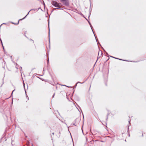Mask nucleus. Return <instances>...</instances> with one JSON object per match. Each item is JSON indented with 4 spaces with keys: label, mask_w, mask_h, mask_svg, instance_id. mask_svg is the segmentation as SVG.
Masks as SVG:
<instances>
[{
    "label": "nucleus",
    "mask_w": 146,
    "mask_h": 146,
    "mask_svg": "<svg viewBox=\"0 0 146 146\" xmlns=\"http://www.w3.org/2000/svg\"><path fill=\"white\" fill-rule=\"evenodd\" d=\"M129 136H130V134L129 133Z\"/></svg>",
    "instance_id": "48"
},
{
    "label": "nucleus",
    "mask_w": 146,
    "mask_h": 146,
    "mask_svg": "<svg viewBox=\"0 0 146 146\" xmlns=\"http://www.w3.org/2000/svg\"><path fill=\"white\" fill-rule=\"evenodd\" d=\"M142 137H143V133H142Z\"/></svg>",
    "instance_id": "38"
},
{
    "label": "nucleus",
    "mask_w": 146,
    "mask_h": 146,
    "mask_svg": "<svg viewBox=\"0 0 146 146\" xmlns=\"http://www.w3.org/2000/svg\"><path fill=\"white\" fill-rule=\"evenodd\" d=\"M47 61L48 65V64L49 63V60L48 58V53L46 54Z\"/></svg>",
    "instance_id": "7"
},
{
    "label": "nucleus",
    "mask_w": 146,
    "mask_h": 146,
    "mask_svg": "<svg viewBox=\"0 0 146 146\" xmlns=\"http://www.w3.org/2000/svg\"><path fill=\"white\" fill-rule=\"evenodd\" d=\"M49 20L48 19V37H49V42L50 44V28H49Z\"/></svg>",
    "instance_id": "5"
},
{
    "label": "nucleus",
    "mask_w": 146,
    "mask_h": 146,
    "mask_svg": "<svg viewBox=\"0 0 146 146\" xmlns=\"http://www.w3.org/2000/svg\"><path fill=\"white\" fill-rule=\"evenodd\" d=\"M16 68H17V69H18V68H17V67H16Z\"/></svg>",
    "instance_id": "51"
},
{
    "label": "nucleus",
    "mask_w": 146,
    "mask_h": 146,
    "mask_svg": "<svg viewBox=\"0 0 146 146\" xmlns=\"http://www.w3.org/2000/svg\"><path fill=\"white\" fill-rule=\"evenodd\" d=\"M113 58H115V59L119 60H123V61H128V62L130 61H129L128 60H123V59H119V58H116L115 57H113ZM130 61L131 62H138L139 61H136V62H135V61Z\"/></svg>",
    "instance_id": "3"
},
{
    "label": "nucleus",
    "mask_w": 146,
    "mask_h": 146,
    "mask_svg": "<svg viewBox=\"0 0 146 146\" xmlns=\"http://www.w3.org/2000/svg\"><path fill=\"white\" fill-rule=\"evenodd\" d=\"M20 20V19L18 21V23H15V24H14V25H18L19 24V21L20 20Z\"/></svg>",
    "instance_id": "13"
},
{
    "label": "nucleus",
    "mask_w": 146,
    "mask_h": 146,
    "mask_svg": "<svg viewBox=\"0 0 146 146\" xmlns=\"http://www.w3.org/2000/svg\"><path fill=\"white\" fill-rule=\"evenodd\" d=\"M83 16V17H84V18H85V19H86L87 21H88V19H87L86 18H85V17H84V15H83V16Z\"/></svg>",
    "instance_id": "31"
},
{
    "label": "nucleus",
    "mask_w": 146,
    "mask_h": 146,
    "mask_svg": "<svg viewBox=\"0 0 146 146\" xmlns=\"http://www.w3.org/2000/svg\"><path fill=\"white\" fill-rule=\"evenodd\" d=\"M108 117H107L106 116V118H108Z\"/></svg>",
    "instance_id": "47"
},
{
    "label": "nucleus",
    "mask_w": 146,
    "mask_h": 146,
    "mask_svg": "<svg viewBox=\"0 0 146 146\" xmlns=\"http://www.w3.org/2000/svg\"><path fill=\"white\" fill-rule=\"evenodd\" d=\"M79 14L80 15L82 16H83V15L82 14V13L80 12V13H79Z\"/></svg>",
    "instance_id": "18"
},
{
    "label": "nucleus",
    "mask_w": 146,
    "mask_h": 146,
    "mask_svg": "<svg viewBox=\"0 0 146 146\" xmlns=\"http://www.w3.org/2000/svg\"><path fill=\"white\" fill-rule=\"evenodd\" d=\"M54 95H55V93H54V94H53V95L52 96V98H53L54 97Z\"/></svg>",
    "instance_id": "33"
},
{
    "label": "nucleus",
    "mask_w": 146,
    "mask_h": 146,
    "mask_svg": "<svg viewBox=\"0 0 146 146\" xmlns=\"http://www.w3.org/2000/svg\"><path fill=\"white\" fill-rule=\"evenodd\" d=\"M90 27H91V29H92V31L93 32V34H94V32L93 31V27H92V25H90Z\"/></svg>",
    "instance_id": "11"
},
{
    "label": "nucleus",
    "mask_w": 146,
    "mask_h": 146,
    "mask_svg": "<svg viewBox=\"0 0 146 146\" xmlns=\"http://www.w3.org/2000/svg\"><path fill=\"white\" fill-rule=\"evenodd\" d=\"M84 82H82V83H81V82H78L77 83V84H79V83H80V84H83V83H84V82Z\"/></svg>",
    "instance_id": "15"
},
{
    "label": "nucleus",
    "mask_w": 146,
    "mask_h": 146,
    "mask_svg": "<svg viewBox=\"0 0 146 146\" xmlns=\"http://www.w3.org/2000/svg\"><path fill=\"white\" fill-rule=\"evenodd\" d=\"M110 114H109V113H108L107 115L106 116L107 117H108V116H109V115Z\"/></svg>",
    "instance_id": "27"
},
{
    "label": "nucleus",
    "mask_w": 146,
    "mask_h": 146,
    "mask_svg": "<svg viewBox=\"0 0 146 146\" xmlns=\"http://www.w3.org/2000/svg\"><path fill=\"white\" fill-rule=\"evenodd\" d=\"M77 84L76 83L74 86V88H76L77 86Z\"/></svg>",
    "instance_id": "20"
},
{
    "label": "nucleus",
    "mask_w": 146,
    "mask_h": 146,
    "mask_svg": "<svg viewBox=\"0 0 146 146\" xmlns=\"http://www.w3.org/2000/svg\"><path fill=\"white\" fill-rule=\"evenodd\" d=\"M99 54V52L98 54Z\"/></svg>",
    "instance_id": "54"
},
{
    "label": "nucleus",
    "mask_w": 146,
    "mask_h": 146,
    "mask_svg": "<svg viewBox=\"0 0 146 146\" xmlns=\"http://www.w3.org/2000/svg\"><path fill=\"white\" fill-rule=\"evenodd\" d=\"M34 10V11H35V10H37V9H31L29 11V12H28V13H27V15L23 18V19H20V20H23L24 19H25L26 18V17L29 14L30 12L32 10Z\"/></svg>",
    "instance_id": "4"
},
{
    "label": "nucleus",
    "mask_w": 146,
    "mask_h": 146,
    "mask_svg": "<svg viewBox=\"0 0 146 146\" xmlns=\"http://www.w3.org/2000/svg\"><path fill=\"white\" fill-rule=\"evenodd\" d=\"M101 47L102 48V49L104 51V52H106V51L105 50V49H104V48L101 46Z\"/></svg>",
    "instance_id": "16"
},
{
    "label": "nucleus",
    "mask_w": 146,
    "mask_h": 146,
    "mask_svg": "<svg viewBox=\"0 0 146 146\" xmlns=\"http://www.w3.org/2000/svg\"><path fill=\"white\" fill-rule=\"evenodd\" d=\"M72 124L73 125H74L75 126H76L77 125V124L76 123V122H73V123H72Z\"/></svg>",
    "instance_id": "14"
},
{
    "label": "nucleus",
    "mask_w": 146,
    "mask_h": 146,
    "mask_svg": "<svg viewBox=\"0 0 146 146\" xmlns=\"http://www.w3.org/2000/svg\"><path fill=\"white\" fill-rule=\"evenodd\" d=\"M2 40L1 39V38H0V41H1Z\"/></svg>",
    "instance_id": "43"
},
{
    "label": "nucleus",
    "mask_w": 146,
    "mask_h": 146,
    "mask_svg": "<svg viewBox=\"0 0 146 146\" xmlns=\"http://www.w3.org/2000/svg\"><path fill=\"white\" fill-rule=\"evenodd\" d=\"M107 111H108V113H109V114H110V111L109 110H107Z\"/></svg>",
    "instance_id": "21"
},
{
    "label": "nucleus",
    "mask_w": 146,
    "mask_h": 146,
    "mask_svg": "<svg viewBox=\"0 0 146 146\" xmlns=\"http://www.w3.org/2000/svg\"><path fill=\"white\" fill-rule=\"evenodd\" d=\"M101 141L102 142H104V141Z\"/></svg>",
    "instance_id": "49"
},
{
    "label": "nucleus",
    "mask_w": 146,
    "mask_h": 146,
    "mask_svg": "<svg viewBox=\"0 0 146 146\" xmlns=\"http://www.w3.org/2000/svg\"><path fill=\"white\" fill-rule=\"evenodd\" d=\"M53 10L52 11V12H51V13L53 12Z\"/></svg>",
    "instance_id": "53"
},
{
    "label": "nucleus",
    "mask_w": 146,
    "mask_h": 146,
    "mask_svg": "<svg viewBox=\"0 0 146 146\" xmlns=\"http://www.w3.org/2000/svg\"><path fill=\"white\" fill-rule=\"evenodd\" d=\"M100 58V57H98V58ZM98 59H97V60H98ZM96 62H97V61H96V62H95V64H94V66H95V64H96Z\"/></svg>",
    "instance_id": "24"
},
{
    "label": "nucleus",
    "mask_w": 146,
    "mask_h": 146,
    "mask_svg": "<svg viewBox=\"0 0 146 146\" xmlns=\"http://www.w3.org/2000/svg\"><path fill=\"white\" fill-rule=\"evenodd\" d=\"M58 5H60L61 4V3H58Z\"/></svg>",
    "instance_id": "32"
},
{
    "label": "nucleus",
    "mask_w": 146,
    "mask_h": 146,
    "mask_svg": "<svg viewBox=\"0 0 146 146\" xmlns=\"http://www.w3.org/2000/svg\"><path fill=\"white\" fill-rule=\"evenodd\" d=\"M23 86H24V87L25 89V92L26 93V98L28 99V100L29 99V98L28 97V96L27 95V94H26V90H25V84L24 83H23Z\"/></svg>",
    "instance_id": "9"
},
{
    "label": "nucleus",
    "mask_w": 146,
    "mask_h": 146,
    "mask_svg": "<svg viewBox=\"0 0 146 146\" xmlns=\"http://www.w3.org/2000/svg\"><path fill=\"white\" fill-rule=\"evenodd\" d=\"M41 9V10H42L41 9V8L40 7H39L38 8V9L37 10V11H38V10H39V9Z\"/></svg>",
    "instance_id": "25"
},
{
    "label": "nucleus",
    "mask_w": 146,
    "mask_h": 146,
    "mask_svg": "<svg viewBox=\"0 0 146 146\" xmlns=\"http://www.w3.org/2000/svg\"><path fill=\"white\" fill-rule=\"evenodd\" d=\"M15 89H14V90H13L12 91V93H11V95H12V94H13V92L15 91Z\"/></svg>",
    "instance_id": "28"
},
{
    "label": "nucleus",
    "mask_w": 146,
    "mask_h": 146,
    "mask_svg": "<svg viewBox=\"0 0 146 146\" xmlns=\"http://www.w3.org/2000/svg\"><path fill=\"white\" fill-rule=\"evenodd\" d=\"M51 4L54 7H56V8L55 9L62 8V7L58 4V3L56 1L53 0L52 1H51Z\"/></svg>",
    "instance_id": "1"
},
{
    "label": "nucleus",
    "mask_w": 146,
    "mask_h": 146,
    "mask_svg": "<svg viewBox=\"0 0 146 146\" xmlns=\"http://www.w3.org/2000/svg\"><path fill=\"white\" fill-rule=\"evenodd\" d=\"M129 128H128V130H127V132L128 133L129 132Z\"/></svg>",
    "instance_id": "39"
},
{
    "label": "nucleus",
    "mask_w": 146,
    "mask_h": 146,
    "mask_svg": "<svg viewBox=\"0 0 146 146\" xmlns=\"http://www.w3.org/2000/svg\"><path fill=\"white\" fill-rule=\"evenodd\" d=\"M77 105L78 106L79 108H80V106H79L78 105H77Z\"/></svg>",
    "instance_id": "40"
},
{
    "label": "nucleus",
    "mask_w": 146,
    "mask_h": 146,
    "mask_svg": "<svg viewBox=\"0 0 146 146\" xmlns=\"http://www.w3.org/2000/svg\"><path fill=\"white\" fill-rule=\"evenodd\" d=\"M108 118H106V122H107V121H108Z\"/></svg>",
    "instance_id": "34"
},
{
    "label": "nucleus",
    "mask_w": 146,
    "mask_h": 146,
    "mask_svg": "<svg viewBox=\"0 0 146 146\" xmlns=\"http://www.w3.org/2000/svg\"><path fill=\"white\" fill-rule=\"evenodd\" d=\"M66 86L68 88H72V87H71V86Z\"/></svg>",
    "instance_id": "35"
},
{
    "label": "nucleus",
    "mask_w": 146,
    "mask_h": 146,
    "mask_svg": "<svg viewBox=\"0 0 146 146\" xmlns=\"http://www.w3.org/2000/svg\"><path fill=\"white\" fill-rule=\"evenodd\" d=\"M88 22L90 25H91V23H90V22L88 20Z\"/></svg>",
    "instance_id": "22"
},
{
    "label": "nucleus",
    "mask_w": 146,
    "mask_h": 146,
    "mask_svg": "<svg viewBox=\"0 0 146 146\" xmlns=\"http://www.w3.org/2000/svg\"><path fill=\"white\" fill-rule=\"evenodd\" d=\"M105 52L106 54L108 56V57L109 56L108 55V53L106 51V52Z\"/></svg>",
    "instance_id": "23"
},
{
    "label": "nucleus",
    "mask_w": 146,
    "mask_h": 146,
    "mask_svg": "<svg viewBox=\"0 0 146 146\" xmlns=\"http://www.w3.org/2000/svg\"><path fill=\"white\" fill-rule=\"evenodd\" d=\"M17 64H16L17 66Z\"/></svg>",
    "instance_id": "56"
},
{
    "label": "nucleus",
    "mask_w": 146,
    "mask_h": 146,
    "mask_svg": "<svg viewBox=\"0 0 146 146\" xmlns=\"http://www.w3.org/2000/svg\"><path fill=\"white\" fill-rule=\"evenodd\" d=\"M34 69H35V68H33L32 69V70H34Z\"/></svg>",
    "instance_id": "44"
},
{
    "label": "nucleus",
    "mask_w": 146,
    "mask_h": 146,
    "mask_svg": "<svg viewBox=\"0 0 146 146\" xmlns=\"http://www.w3.org/2000/svg\"><path fill=\"white\" fill-rule=\"evenodd\" d=\"M59 135L58 136V138H59V137H60V131H59Z\"/></svg>",
    "instance_id": "19"
},
{
    "label": "nucleus",
    "mask_w": 146,
    "mask_h": 146,
    "mask_svg": "<svg viewBox=\"0 0 146 146\" xmlns=\"http://www.w3.org/2000/svg\"><path fill=\"white\" fill-rule=\"evenodd\" d=\"M52 134L53 135H54V133H52Z\"/></svg>",
    "instance_id": "46"
},
{
    "label": "nucleus",
    "mask_w": 146,
    "mask_h": 146,
    "mask_svg": "<svg viewBox=\"0 0 146 146\" xmlns=\"http://www.w3.org/2000/svg\"><path fill=\"white\" fill-rule=\"evenodd\" d=\"M21 69H22V68L21 67Z\"/></svg>",
    "instance_id": "52"
},
{
    "label": "nucleus",
    "mask_w": 146,
    "mask_h": 146,
    "mask_svg": "<svg viewBox=\"0 0 146 146\" xmlns=\"http://www.w3.org/2000/svg\"><path fill=\"white\" fill-rule=\"evenodd\" d=\"M109 58H110L109 57L108 59L106 61H107L109 59Z\"/></svg>",
    "instance_id": "42"
},
{
    "label": "nucleus",
    "mask_w": 146,
    "mask_h": 146,
    "mask_svg": "<svg viewBox=\"0 0 146 146\" xmlns=\"http://www.w3.org/2000/svg\"><path fill=\"white\" fill-rule=\"evenodd\" d=\"M129 123L130 124V122L129 121Z\"/></svg>",
    "instance_id": "45"
},
{
    "label": "nucleus",
    "mask_w": 146,
    "mask_h": 146,
    "mask_svg": "<svg viewBox=\"0 0 146 146\" xmlns=\"http://www.w3.org/2000/svg\"><path fill=\"white\" fill-rule=\"evenodd\" d=\"M94 36L95 37V38H96V42H97V40H98V39L97 38V37H96V36H95V34L94 33Z\"/></svg>",
    "instance_id": "17"
},
{
    "label": "nucleus",
    "mask_w": 146,
    "mask_h": 146,
    "mask_svg": "<svg viewBox=\"0 0 146 146\" xmlns=\"http://www.w3.org/2000/svg\"><path fill=\"white\" fill-rule=\"evenodd\" d=\"M25 137H27V136H25Z\"/></svg>",
    "instance_id": "50"
},
{
    "label": "nucleus",
    "mask_w": 146,
    "mask_h": 146,
    "mask_svg": "<svg viewBox=\"0 0 146 146\" xmlns=\"http://www.w3.org/2000/svg\"><path fill=\"white\" fill-rule=\"evenodd\" d=\"M2 46V47H3V49L4 51H5V49H4V46H3V45Z\"/></svg>",
    "instance_id": "26"
},
{
    "label": "nucleus",
    "mask_w": 146,
    "mask_h": 146,
    "mask_svg": "<svg viewBox=\"0 0 146 146\" xmlns=\"http://www.w3.org/2000/svg\"><path fill=\"white\" fill-rule=\"evenodd\" d=\"M46 17H47V16H46Z\"/></svg>",
    "instance_id": "55"
},
{
    "label": "nucleus",
    "mask_w": 146,
    "mask_h": 146,
    "mask_svg": "<svg viewBox=\"0 0 146 146\" xmlns=\"http://www.w3.org/2000/svg\"><path fill=\"white\" fill-rule=\"evenodd\" d=\"M91 4H90V8L89 11V15L88 16V18H89L90 17V16L91 14V12L92 10V8H91Z\"/></svg>",
    "instance_id": "6"
},
{
    "label": "nucleus",
    "mask_w": 146,
    "mask_h": 146,
    "mask_svg": "<svg viewBox=\"0 0 146 146\" xmlns=\"http://www.w3.org/2000/svg\"><path fill=\"white\" fill-rule=\"evenodd\" d=\"M64 5L68 6L69 5V0H60Z\"/></svg>",
    "instance_id": "2"
},
{
    "label": "nucleus",
    "mask_w": 146,
    "mask_h": 146,
    "mask_svg": "<svg viewBox=\"0 0 146 146\" xmlns=\"http://www.w3.org/2000/svg\"><path fill=\"white\" fill-rule=\"evenodd\" d=\"M110 56V57H111V58H113V57H113V56Z\"/></svg>",
    "instance_id": "36"
},
{
    "label": "nucleus",
    "mask_w": 146,
    "mask_h": 146,
    "mask_svg": "<svg viewBox=\"0 0 146 146\" xmlns=\"http://www.w3.org/2000/svg\"><path fill=\"white\" fill-rule=\"evenodd\" d=\"M1 44L2 45V46L3 45L2 40H1Z\"/></svg>",
    "instance_id": "30"
},
{
    "label": "nucleus",
    "mask_w": 146,
    "mask_h": 146,
    "mask_svg": "<svg viewBox=\"0 0 146 146\" xmlns=\"http://www.w3.org/2000/svg\"><path fill=\"white\" fill-rule=\"evenodd\" d=\"M96 42H97V43L98 45L99 44L101 46H102L101 45V44L100 43L98 40H97V41Z\"/></svg>",
    "instance_id": "12"
},
{
    "label": "nucleus",
    "mask_w": 146,
    "mask_h": 146,
    "mask_svg": "<svg viewBox=\"0 0 146 146\" xmlns=\"http://www.w3.org/2000/svg\"><path fill=\"white\" fill-rule=\"evenodd\" d=\"M102 124L104 125H106V126L107 125V122H106V121L105 122V121H103L102 122Z\"/></svg>",
    "instance_id": "10"
},
{
    "label": "nucleus",
    "mask_w": 146,
    "mask_h": 146,
    "mask_svg": "<svg viewBox=\"0 0 146 146\" xmlns=\"http://www.w3.org/2000/svg\"><path fill=\"white\" fill-rule=\"evenodd\" d=\"M30 40H32V41H33V40H32V39H31Z\"/></svg>",
    "instance_id": "41"
},
{
    "label": "nucleus",
    "mask_w": 146,
    "mask_h": 146,
    "mask_svg": "<svg viewBox=\"0 0 146 146\" xmlns=\"http://www.w3.org/2000/svg\"><path fill=\"white\" fill-rule=\"evenodd\" d=\"M79 121V119L78 118H76L74 121V122H76V123L77 124Z\"/></svg>",
    "instance_id": "8"
},
{
    "label": "nucleus",
    "mask_w": 146,
    "mask_h": 146,
    "mask_svg": "<svg viewBox=\"0 0 146 146\" xmlns=\"http://www.w3.org/2000/svg\"><path fill=\"white\" fill-rule=\"evenodd\" d=\"M62 86H67L66 85H61Z\"/></svg>",
    "instance_id": "37"
},
{
    "label": "nucleus",
    "mask_w": 146,
    "mask_h": 146,
    "mask_svg": "<svg viewBox=\"0 0 146 146\" xmlns=\"http://www.w3.org/2000/svg\"><path fill=\"white\" fill-rule=\"evenodd\" d=\"M11 23H12V24H15V23H13V22H11Z\"/></svg>",
    "instance_id": "29"
}]
</instances>
